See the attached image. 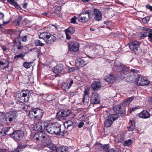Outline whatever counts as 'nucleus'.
Masks as SVG:
<instances>
[{
  "label": "nucleus",
  "instance_id": "f257e3e1",
  "mask_svg": "<svg viewBox=\"0 0 152 152\" xmlns=\"http://www.w3.org/2000/svg\"><path fill=\"white\" fill-rule=\"evenodd\" d=\"M43 124L45 130L49 134L63 135L66 132V130L64 129V126L58 123H48L45 122Z\"/></svg>",
  "mask_w": 152,
  "mask_h": 152
},
{
  "label": "nucleus",
  "instance_id": "f03ea898",
  "mask_svg": "<svg viewBox=\"0 0 152 152\" xmlns=\"http://www.w3.org/2000/svg\"><path fill=\"white\" fill-rule=\"evenodd\" d=\"M33 139L37 141H42L44 143L48 144L51 142L50 137L45 131L37 132L33 137Z\"/></svg>",
  "mask_w": 152,
  "mask_h": 152
},
{
  "label": "nucleus",
  "instance_id": "7ed1b4c3",
  "mask_svg": "<svg viewBox=\"0 0 152 152\" xmlns=\"http://www.w3.org/2000/svg\"><path fill=\"white\" fill-rule=\"evenodd\" d=\"M31 94L28 90H23L20 92H18L16 93L15 98L18 102L24 103L28 100L29 96Z\"/></svg>",
  "mask_w": 152,
  "mask_h": 152
},
{
  "label": "nucleus",
  "instance_id": "20e7f679",
  "mask_svg": "<svg viewBox=\"0 0 152 152\" xmlns=\"http://www.w3.org/2000/svg\"><path fill=\"white\" fill-rule=\"evenodd\" d=\"M92 17V12L91 10H86L82 12L78 17L79 21L85 23L88 21Z\"/></svg>",
  "mask_w": 152,
  "mask_h": 152
},
{
  "label": "nucleus",
  "instance_id": "39448f33",
  "mask_svg": "<svg viewBox=\"0 0 152 152\" xmlns=\"http://www.w3.org/2000/svg\"><path fill=\"white\" fill-rule=\"evenodd\" d=\"M39 37L40 39H42L46 42L49 44L52 43L57 39L56 37L48 32L41 33Z\"/></svg>",
  "mask_w": 152,
  "mask_h": 152
},
{
  "label": "nucleus",
  "instance_id": "423d86ee",
  "mask_svg": "<svg viewBox=\"0 0 152 152\" xmlns=\"http://www.w3.org/2000/svg\"><path fill=\"white\" fill-rule=\"evenodd\" d=\"M18 115L17 111L14 110H11L6 114L5 120L8 123H11L12 121L16 119Z\"/></svg>",
  "mask_w": 152,
  "mask_h": 152
},
{
  "label": "nucleus",
  "instance_id": "0eeeda50",
  "mask_svg": "<svg viewBox=\"0 0 152 152\" xmlns=\"http://www.w3.org/2000/svg\"><path fill=\"white\" fill-rule=\"evenodd\" d=\"M10 136L17 142L22 140L24 136L23 132L21 130H16L12 134H9Z\"/></svg>",
  "mask_w": 152,
  "mask_h": 152
},
{
  "label": "nucleus",
  "instance_id": "6e6552de",
  "mask_svg": "<svg viewBox=\"0 0 152 152\" xmlns=\"http://www.w3.org/2000/svg\"><path fill=\"white\" fill-rule=\"evenodd\" d=\"M71 114L70 111L67 109L64 110L62 111H59L57 114V117L60 119H64L68 117Z\"/></svg>",
  "mask_w": 152,
  "mask_h": 152
},
{
  "label": "nucleus",
  "instance_id": "1a4fd4ad",
  "mask_svg": "<svg viewBox=\"0 0 152 152\" xmlns=\"http://www.w3.org/2000/svg\"><path fill=\"white\" fill-rule=\"evenodd\" d=\"M34 113H35V119L34 120L35 121L36 120H40L43 115V111L42 110L38 108H35Z\"/></svg>",
  "mask_w": 152,
  "mask_h": 152
},
{
  "label": "nucleus",
  "instance_id": "9d476101",
  "mask_svg": "<svg viewBox=\"0 0 152 152\" xmlns=\"http://www.w3.org/2000/svg\"><path fill=\"white\" fill-rule=\"evenodd\" d=\"M69 47L70 51L76 52L79 49V45L77 42H71L69 43Z\"/></svg>",
  "mask_w": 152,
  "mask_h": 152
},
{
  "label": "nucleus",
  "instance_id": "9b49d317",
  "mask_svg": "<svg viewBox=\"0 0 152 152\" xmlns=\"http://www.w3.org/2000/svg\"><path fill=\"white\" fill-rule=\"evenodd\" d=\"M89 89H86L84 91L82 101L84 105L87 106L89 101Z\"/></svg>",
  "mask_w": 152,
  "mask_h": 152
},
{
  "label": "nucleus",
  "instance_id": "f8f14e48",
  "mask_svg": "<svg viewBox=\"0 0 152 152\" xmlns=\"http://www.w3.org/2000/svg\"><path fill=\"white\" fill-rule=\"evenodd\" d=\"M45 122L41 123V120H37L33 127L35 131H38L43 129L44 128V129L45 130L43 124Z\"/></svg>",
  "mask_w": 152,
  "mask_h": 152
},
{
  "label": "nucleus",
  "instance_id": "ddd939ff",
  "mask_svg": "<svg viewBox=\"0 0 152 152\" xmlns=\"http://www.w3.org/2000/svg\"><path fill=\"white\" fill-rule=\"evenodd\" d=\"M95 145L96 146V147H98L96 148L99 149V150H103V151L105 152H108L109 151L110 146L109 144L102 145L99 143H96Z\"/></svg>",
  "mask_w": 152,
  "mask_h": 152
},
{
  "label": "nucleus",
  "instance_id": "4468645a",
  "mask_svg": "<svg viewBox=\"0 0 152 152\" xmlns=\"http://www.w3.org/2000/svg\"><path fill=\"white\" fill-rule=\"evenodd\" d=\"M100 101V98L98 94L94 93L92 95L91 102L93 104H96L99 103Z\"/></svg>",
  "mask_w": 152,
  "mask_h": 152
},
{
  "label": "nucleus",
  "instance_id": "2eb2a0df",
  "mask_svg": "<svg viewBox=\"0 0 152 152\" xmlns=\"http://www.w3.org/2000/svg\"><path fill=\"white\" fill-rule=\"evenodd\" d=\"M136 81L137 85L140 86L147 85L149 83V81L148 80L140 76H138Z\"/></svg>",
  "mask_w": 152,
  "mask_h": 152
},
{
  "label": "nucleus",
  "instance_id": "dca6fc26",
  "mask_svg": "<svg viewBox=\"0 0 152 152\" xmlns=\"http://www.w3.org/2000/svg\"><path fill=\"white\" fill-rule=\"evenodd\" d=\"M95 19L96 21H99L102 19V13L97 9H95L94 11Z\"/></svg>",
  "mask_w": 152,
  "mask_h": 152
},
{
  "label": "nucleus",
  "instance_id": "f3484780",
  "mask_svg": "<svg viewBox=\"0 0 152 152\" xmlns=\"http://www.w3.org/2000/svg\"><path fill=\"white\" fill-rule=\"evenodd\" d=\"M113 111L116 113L122 114L125 112L124 108H122L120 105H115L113 107Z\"/></svg>",
  "mask_w": 152,
  "mask_h": 152
},
{
  "label": "nucleus",
  "instance_id": "a211bd4d",
  "mask_svg": "<svg viewBox=\"0 0 152 152\" xmlns=\"http://www.w3.org/2000/svg\"><path fill=\"white\" fill-rule=\"evenodd\" d=\"M64 66L61 64H58L54 67L53 71L54 73H59L62 72L64 69Z\"/></svg>",
  "mask_w": 152,
  "mask_h": 152
},
{
  "label": "nucleus",
  "instance_id": "6ab92c4d",
  "mask_svg": "<svg viewBox=\"0 0 152 152\" xmlns=\"http://www.w3.org/2000/svg\"><path fill=\"white\" fill-rule=\"evenodd\" d=\"M129 47L132 50L136 51L138 50L139 47V43L136 41L133 42L130 45H129Z\"/></svg>",
  "mask_w": 152,
  "mask_h": 152
},
{
  "label": "nucleus",
  "instance_id": "aec40b11",
  "mask_svg": "<svg viewBox=\"0 0 152 152\" xmlns=\"http://www.w3.org/2000/svg\"><path fill=\"white\" fill-rule=\"evenodd\" d=\"M73 83V80H70V82L69 83H63L62 84L61 88L64 91H66L70 88Z\"/></svg>",
  "mask_w": 152,
  "mask_h": 152
},
{
  "label": "nucleus",
  "instance_id": "412c9836",
  "mask_svg": "<svg viewBox=\"0 0 152 152\" xmlns=\"http://www.w3.org/2000/svg\"><path fill=\"white\" fill-rule=\"evenodd\" d=\"M20 37V36L15 38L14 40V45L15 46L18 50L22 49L23 47V45L21 44Z\"/></svg>",
  "mask_w": 152,
  "mask_h": 152
},
{
  "label": "nucleus",
  "instance_id": "4be33fe9",
  "mask_svg": "<svg viewBox=\"0 0 152 152\" xmlns=\"http://www.w3.org/2000/svg\"><path fill=\"white\" fill-rule=\"evenodd\" d=\"M150 115L146 110H143L139 113L138 116L140 118H147L150 117Z\"/></svg>",
  "mask_w": 152,
  "mask_h": 152
},
{
  "label": "nucleus",
  "instance_id": "5701e85b",
  "mask_svg": "<svg viewBox=\"0 0 152 152\" xmlns=\"http://www.w3.org/2000/svg\"><path fill=\"white\" fill-rule=\"evenodd\" d=\"M101 86V85L100 82H95L93 83L91 86V88L94 91H95L98 90Z\"/></svg>",
  "mask_w": 152,
  "mask_h": 152
},
{
  "label": "nucleus",
  "instance_id": "b1692460",
  "mask_svg": "<svg viewBox=\"0 0 152 152\" xmlns=\"http://www.w3.org/2000/svg\"><path fill=\"white\" fill-rule=\"evenodd\" d=\"M104 80L110 83H113L115 80L113 75L112 74L106 76Z\"/></svg>",
  "mask_w": 152,
  "mask_h": 152
},
{
  "label": "nucleus",
  "instance_id": "393cba45",
  "mask_svg": "<svg viewBox=\"0 0 152 152\" xmlns=\"http://www.w3.org/2000/svg\"><path fill=\"white\" fill-rule=\"evenodd\" d=\"M134 99V98L133 97H131L128 98L126 100L123 102L122 104V105L124 107L129 105L130 104L131 102Z\"/></svg>",
  "mask_w": 152,
  "mask_h": 152
},
{
  "label": "nucleus",
  "instance_id": "a878e982",
  "mask_svg": "<svg viewBox=\"0 0 152 152\" xmlns=\"http://www.w3.org/2000/svg\"><path fill=\"white\" fill-rule=\"evenodd\" d=\"M7 1L11 4L14 6L17 9L19 10H21V8L18 3L14 0H7Z\"/></svg>",
  "mask_w": 152,
  "mask_h": 152
},
{
  "label": "nucleus",
  "instance_id": "bb28decb",
  "mask_svg": "<svg viewBox=\"0 0 152 152\" xmlns=\"http://www.w3.org/2000/svg\"><path fill=\"white\" fill-rule=\"evenodd\" d=\"M77 63L79 64V67H82L86 64V63L83 59L78 58L77 59Z\"/></svg>",
  "mask_w": 152,
  "mask_h": 152
},
{
  "label": "nucleus",
  "instance_id": "cd10ccee",
  "mask_svg": "<svg viewBox=\"0 0 152 152\" xmlns=\"http://www.w3.org/2000/svg\"><path fill=\"white\" fill-rule=\"evenodd\" d=\"M118 115L116 114H111L108 116V119L113 122L118 118Z\"/></svg>",
  "mask_w": 152,
  "mask_h": 152
},
{
  "label": "nucleus",
  "instance_id": "c85d7f7f",
  "mask_svg": "<svg viewBox=\"0 0 152 152\" xmlns=\"http://www.w3.org/2000/svg\"><path fill=\"white\" fill-rule=\"evenodd\" d=\"M65 33L67 34H73L75 32V29L73 27H69L67 29H66L65 30Z\"/></svg>",
  "mask_w": 152,
  "mask_h": 152
},
{
  "label": "nucleus",
  "instance_id": "c756f323",
  "mask_svg": "<svg viewBox=\"0 0 152 152\" xmlns=\"http://www.w3.org/2000/svg\"><path fill=\"white\" fill-rule=\"evenodd\" d=\"M50 143H50L47 144L46 143H44V145H47L48 147L52 150L54 151L57 148L56 145Z\"/></svg>",
  "mask_w": 152,
  "mask_h": 152
},
{
  "label": "nucleus",
  "instance_id": "7c9ffc66",
  "mask_svg": "<svg viewBox=\"0 0 152 152\" xmlns=\"http://www.w3.org/2000/svg\"><path fill=\"white\" fill-rule=\"evenodd\" d=\"M35 110V109H33L29 111L28 116L30 118L35 119V113H34Z\"/></svg>",
  "mask_w": 152,
  "mask_h": 152
},
{
  "label": "nucleus",
  "instance_id": "2f4dec72",
  "mask_svg": "<svg viewBox=\"0 0 152 152\" xmlns=\"http://www.w3.org/2000/svg\"><path fill=\"white\" fill-rule=\"evenodd\" d=\"M113 122L109 119H107L104 122L105 127H110L112 125Z\"/></svg>",
  "mask_w": 152,
  "mask_h": 152
},
{
  "label": "nucleus",
  "instance_id": "473e14b6",
  "mask_svg": "<svg viewBox=\"0 0 152 152\" xmlns=\"http://www.w3.org/2000/svg\"><path fill=\"white\" fill-rule=\"evenodd\" d=\"M73 124V122L70 121H67L65 122L64 125L65 128H68L69 127L71 126Z\"/></svg>",
  "mask_w": 152,
  "mask_h": 152
},
{
  "label": "nucleus",
  "instance_id": "72a5a7b5",
  "mask_svg": "<svg viewBox=\"0 0 152 152\" xmlns=\"http://www.w3.org/2000/svg\"><path fill=\"white\" fill-rule=\"evenodd\" d=\"M131 123V124L130 126L127 127L128 129L130 131H133L135 129V122L134 121H132Z\"/></svg>",
  "mask_w": 152,
  "mask_h": 152
},
{
  "label": "nucleus",
  "instance_id": "f704fd0d",
  "mask_svg": "<svg viewBox=\"0 0 152 152\" xmlns=\"http://www.w3.org/2000/svg\"><path fill=\"white\" fill-rule=\"evenodd\" d=\"M33 63L32 62H24L23 64V66L26 68L28 69L31 66V64Z\"/></svg>",
  "mask_w": 152,
  "mask_h": 152
},
{
  "label": "nucleus",
  "instance_id": "c9c22d12",
  "mask_svg": "<svg viewBox=\"0 0 152 152\" xmlns=\"http://www.w3.org/2000/svg\"><path fill=\"white\" fill-rule=\"evenodd\" d=\"M132 142V141L131 139H129L124 141L123 142V145L125 146H129Z\"/></svg>",
  "mask_w": 152,
  "mask_h": 152
},
{
  "label": "nucleus",
  "instance_id": "e433bc0d",
  "mask_svg": "<svg viewBox=\"0 0 152 152\" xmlns=\"http://www.w3.org/2000/svg\"><path fill=\"white\" fill-rule=\"evenodd\" d=\"M118 69L119 72H121L123 73H124L126 72V69H125V67L123 65H120L118 67Z\"/></svg>",
  "mask_w": 152,
  "mask_h": 152
},
{
  "label": "nucleus",
  "instance_id": "4c0bfd02",
  "mask_svg": "<svg viewBox=\"0 0 152 152\" xmlns=\"http://www.w3.org/2000/svg\"><path fill=\"white\" fill-rule=\"evenodd\" d=\"M23 148V145H19L16 148H15L14 150L9 152H19V149H21Z\"/></svg>",
  "mask_w": 152,
  "mask_h": 152
},
{
  "label": "nucleus",
  "instance_id": "58836bf2",
  "mask_svg": "<svg viewBox=\"0 0 152 152\" xmlns=\"http://www.w3.org/2000/svg\"><path fill=\"white\" fill-rule=\"evenodd\" d=\"M4 117V114L3 112H0V125L1 124L3 121Z\"/></svg>",
  "mask_w": 152,
  "mask_h": 152
},
{
  "label": "nucleus",
  "instance_id": "ea45409f",
  "mask_svg": "<svg viewBox=\"0 0 152 152\" xmlns=\"http://www.w3.org/2000/svg\"><path fill=\"white\" fill-rule=\"evenodd\" d=\"M34 43L36 46H43L44 45V44L42 43L41 41L39 40H35Z\"/></svg>",
  "mask_w": 152,
  "mask_h": 152
},
{
  "label": "nucleus",
  "instance_id": "a19ab883",
  "mask_svg": "<svg viewBox=\"0 0 152 152\" xmlns=\"http://www.w3.org/2000/svg\"><path fill=\"white\" fill-rule=\"evenodd\" d=\"M150 18L149 17L147 16L143 18L142 19V22L145 23H147L149 22Z\"/></svg>",
  "mask_w": 152,
  "mask_h": 152
},
{
  "label": "nucleus",
  "instance_id": "79ce46f5",
  "mask_svg": "<svg viewBox=\"0 0 152 152\" xmlns=\"http://www.w3.org/2000/svg\"><path fill=\"white\" fill-rule=\"evenodd\" d=\"M108 152H120V150L117 148H112L109 149Z\"/></svg>",
  "mask_w": 152,
  "mask_h": 152
},
{
  "label": "nucleus",
  "instance_id": "37998d69",
  "mask_svg": "<svg viewBox=\"0 0 152 152\" xmlns=\"http://www.w3.org/2000/svg\"><path fill=\"white\" fill-rule=\"evenodd\" d=\"M149 33L147 32H144L141 34L142 37H145L148 36Z\"/></svg>",
  "mask_w": 152,
  "mask_h": 152
},
{
  "label": "nucleus",
  "instance_id": "c03bdc74",
  "mask_svg": "<svg viewBox=\"0 0 152 152\" xmlns=\"http://www.w3.org/2000/svg\"><path fill=\"white\" fill-rule=\"evenodd\" d=\"M22 18V17L21 16H19L18 17L16 20L17 23V24L19 25L21 21V20Z\"/></svg>",
  "mask_w": 152,
  "mask_h": 152
},
{
  "label": "nucleus",
  "instance_id": "a18cd8bd",
  "mask_svg": "<svg viewBox=\"0 0 152 152\" xmlns=\"http://www.w3.org/2000/svg\"><path fill=\"white\" fill-rule=\"evenodd\" d=\"M76 18L75 16L73 18H72L71 19V22L72 23H75L76 22Z\"/></svg>",
  "mask_w": 152,
  "mask_h": 152
},
{
  "label": "nucleus",
  "instance_id": "49530a36",
  "mask_svg": "<svg viewBox=\"0 0 152 152\" xmlns=\"http://www.w3.org/2000/svg\"><path fill=\"white\" fill-rule=\"evenodd\" d=\"M27 36L26 35L22 36L21 37L22 41L24 42H26L27 41Z\"/></svg>",
  "mask_w": 152,
  "mask_h": 152
},
{
  "label": "nucleus",
  "instance_id": "de8ad7c7",
  "mask_svg": "<svg viewBox=\"0 0 152 152\" xmlns=\"http://www.w3.org/2000/svg\"><path fill=\"white\" fill-rule=\"evenodd\" d=\"M62 147H58L56 148V152H63L62 151Z\"/></svg>",
  "mask_w": 152,
  "mask_h": 152
},
{
  "label": "nucleus",
  "instance_id": "09e8293b",
  "mask_svg": "<svg viewBox=\"0 0 152 152\" xmlns=\"http://www.w3.org/2000/svg\"><path fill=\"white\" fill-rule=\"evenodd\" d=\"M146 8L149 9L151 11H152V6H151L149 4H147L146 5Z\"/></svg>",
  "mask_w": 152,
  "mask_h": 152
},
{
  "label": "nucleus",
  "instance_id": "8fccbe9b",
  "mask_svg": "<svg viewBox=\"0 0 152 152\" xmlns=\"http://www.w3.org/2000/svg\"><path fill=\"white\" fill-rule=\"evenodd\" d=\"M19 58H23V57L25 56V54L21 53L19 55H17Z\"/></svg>",
  "mask_w": 152,
  "mask_h": 152
},
{
  "label": "nucleus",
  "instance_id": "3c124183",
  "mask_svg": "<svg viewBox=\"0 0 152 152\" xmlns=\"http://www.w3.org/2000/svg\"><path fill=\"white\" fill-rule=\"evenodd\" d=\"M84 125V123L83 122H81L79 124L78 127L79 128H81Z\"/></svg>",
  "mask_w": 152,
  "mask_h": 152
},
{
  "label": "nucleus",
  "instance_id": "603ef678",
  "mask_svg": "<svg viewBox=\"0 0 152 152\" xmlns=\"http://www.w3.org/2000/svg\"><path fill=\"white\" fill-rule=\"evenodd\" d=\"M62 151L63 152H67V150L66 148L65 147H62Z\"/></svg>",
  "mask_w": 152,
  "mask_h": 152
},
{
  "label": "nucleus",
  "instance_id": "864d4df0",
  "mask_svg": "<svg viewBox=\"0 0 152 152\" xmlns=\"http://www.w3.org/2000/svg\"><path fill=\"white\" fill-rule=\"evenodd\" d=\"M10 129L11 127H10L6 128L4 130V133L6 134L7 132H8Z\"/></svg>",
  "mask_w": 152,
  "mask_h": 152
},
{
  "label": "nucleus",
  "instance_id": "5fc2aeb1",
  "mask_svg": "<svg viewBox=\"0 0 152 152\" xmlns=\"http://www.w3.org/2000/svg\"><path fill=\"white\" fill-rule=\"evenodd\" d=\"M137 109V107H134V108H131L130 112V113H131L132 112L134 111L135 110H136Z\"/></svg>",
  "mask_w": 152,
  "mask_h": 152
},
{
  "label": "nucleus",
  "instance_id": "6e6d98bb",
  "mask_svg": "<svg viewBox=\"0 0 152 152\" xmlns=\"http://www.w3.org/2000/svg\"><path fill=\"white\" fill-rule=\"evenodd\" d=\"M65 33L66 34V39H70L71 38V37L69 35V34H67L66 33Z\"/></svg>",
  "mask_w": 152,
  "mask_h": 152
},
{
  "label": "nucleus",
  "instance_id": "4d7b16f0",
  "mask_svg": "<svg viewBox=\"0 0 152 152\" xmlns=\"http://www.w3.org/2000/svg\"><path fill=\"white\" fill-rule=\"evenodd\" d=\"M1 48L3 51H6L7 50V48L4 45H3Z\"/></svg>",
  "mask_w": 152,
  "mask_h": 152
},
{
  "label": "nucleus",
  "instance_id": "13d9d810",
  "mask_svg": "<svg viewBox=\"0 0 152 152\" xmlns=\"http://www.w3.org/2000/svg\"><path fill=\"white\" fill-rule=\"evenodd\" d=\"M4 17V15L2 12H0V19H3Z\"/></svg>",
  "mask_w": 152,
  "mask_h": 152
},
{
  "label": "nucleus",
  "instance_id": "bf43d9fd",
  "mask_svg": "<svg viewBox=\"0 0 152 152\" xmlns=\"http://www.w3.org/2000/svg\"><path fill=\"white\" fill-rule=\"evenodd\" d=\"M131 72L137 73L138 72V70L135 69H132L131 70Z\"/></svg>",
  "mask_w": 152,
  "mask_h": 152
},
{
  "label": "nucleus",
  "instance_id": "052dcab7",
  "mask_svg": "<svg viewBox=\"0 0 152 152\" xmlns=\"http://www.w3.org/2000/svg\"><path fill=\"white\" fill-rule=\"evenodd\" d=\"M69 70L70 72H73L75 70V68L74 67H71L69 68Z\"/></svg>",
  "mask_w": 152,
  "mask_h": 152
},
{
  "label": "nucleus",
  "instance_id": "680f3d73",
  "mask_svg": "<svg viewBox=\"0 0 152 152\" xmlns=\"http://www.w3.org/2000/svg\"><path fill=\"white\" fill-rule=\"evenodd\" d=\"M76 93L75 92H72L70 93V95L71 96H73Z\"/></svg>",
  "mask_w": 152,
  "mask_h": 152
},
{
  "label": "nucleus",
  "instance_id": "e2e57ef3",
  "mask_svg": "<svg viewBox=\"0 0 152 152\" xmlns=\"http://www.w3.org/2000/svg\"><path fill=\"white\" fill-rule=\"evenodd\" d=\"M34 49L35 51H36L37 52L38 54H39L40 52L39 50L37 48H34Z\"/></svg>",
  "mask_w": 152,
  "mask_h": 152
},
{
  "label": "nucleus",
  "instance_id": "0e129e2a",
  "mask_svg": "<svg viewBox=\"0 0 152 152\" xmlns=\"http://www.w3.org/2000/svg\"><path fill=\"white\" fill-rule=\"evenodd\" d=\"M148 36L149 38L152 39V33H149Z\"/></svg>",
  "mask_w": 152,
  "mask_h": 152
},
{
  "label": "nucleus",
  "instance_id": "69168bd1",
  "mask_svg": "<svg viewBox=\"0 0 152 152\" xmlns=\"http://www.w3.org/2000/svg\"><path fill=\"white\" fill-rule=\"evenodd\" d=\"M27 6V4L26 3H25L23 6V7L24 8H26Z\"/></svg>",
  "mask_w": 152,
  "mask_h": 152
},
{
  "label": "nucleus",
  "instance_id": "338daca9",
  "mask_svg": "<svg viewBox=\"0 0 152 152\" xmlns=\"http://www.w3.org/2000/svg\"><path fill=\"white\" fill-rule=\"evenodd\" d=\"M147 31H148V32H152V29H150V28H147Z\"/></svg>",
  "mask_w": 152,
  "mask_h": 152
},
{
  "label": "nucleus",
  "instance_id": "774afa93",
  "mask_svg": "<svg viewBox=\"0 0 152 152\" xmlns=\"http://www.w3.org/2000/svg\"><path fill=\"white\" fill-rule=\"evenodd\" d=\"M148 101L149 102L152 103V97L149 98L148 99Z\"/></svg>",
  "mask_w": 152,
  "mask_h": 152
}]
</instances>
